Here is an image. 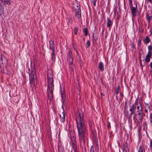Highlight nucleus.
Segmentation results:
<instances>
[{"mask_svg": "<svg viewBox=\"0 0 152 152\" xmlns=\"http://www.w3.org/2000/svg\"><path fill=\"white\" fill-rule=\"evenodd\" d=\"M98 68L101 71H102L104 70V65L102 62H99V64Z\"/></svg>", "mask_w": 152, "mask_h": 152, "instance_id": "15", "label": "nucleus"}, {"mask_svg": "<svg viewBox=\"0 0 152 152\" xmlns=\"http://www.w3.org/2000/svg\"><path fill=\"white\" fill-rule=\"evenodd\" d=\"M137 115L139 116L138 120L137 121V122L140 125V124L142 123V120L143 118V116H145V114H143L142 111L137 112Z\"/></svg>", "mask_w": 152, "mask_h": 152, "instance_id": "7", "label": "nucleus"}, {"mask_svg": "<svg viewBox=\"0 0 152 152\" xmlns=\"http://www.w3.org/2000/svg\"><path fill=\"white\" fill-rule=\"evenodd\" d=\"M58 152H61L59 149V148H58Z\"/></svg>", "mask_w": 152, "mask_h": 152, "instance_id": "53", "label": "nucleus"}, {"mask_svg": "<svg viewBox=\"0 0 152 152\" xmlns=\"http://www.w3.org/2000/svg\"><path fill=\"white\" fill-rule=\"evenodd\" d=\"M107 127L108 129L111 128L110 123L109 121H108L107 122Z\"/></svg>", "mask_w": 152, "mask_h": 152, "instance_id": "35", "label": "nucleus"}, {"mask_svg": "<svg viewBox=\"0 0 152 152\" xmlns=\"http://www.w3.org/2000/svg\"><path fill=\"white\" fill-rule=\"evenodd\" d=\"M136 103H134L132 105V106H130V108L129 110V111L130 113H129V111L127 110L126 111V113H125V115L126 118L129 121L131 118L132 115L133 114L135 113L136 109V105L137 106Z\"/></svg>", "mask_w": 152, "mask_h": 152, "instance_id": "4", "label": "nucleus"}, {"mask_svg": "<svg viewBox=\"0 0 152 152\" xmlns=\"http://www.w3.org/2000/svg\"><path fill=\"white\" fill-rule=\"evenodd\" d=\"M79 60H80V61H81V59H79Z\"/></svg>", "mask_w": 152, "mask_h": 152, "instance_id": "58", "label": "nucleus"}, {"mask_svg": "<svg viewBox=\"0 0 152 152\" xmlns=\"http://www.w3.org/2000/svg\"><path fill=\"white\" fill-rule=\"evenodd\" d=\"M150 121L152 120V114L151 113L150 114Z\"/></svg>", "mask_w": 152, "mask_h": 152, "instance_id": "42", "label": "nucleus"}, {"mask_svg": "<svg viewBox=\"0 0 152 152\" xmlns=\"http://www.w3.org/2000/svg\"><path fill=\"white\" fill-rule=\"evenodd\" d=\"M1 1L5 4L10 5L11 4L10 0H1Z\"/></svg>", "mask_w": 152, "mask_h": 152, "instance_id": "20", "label": "nucleus"}, {"mask_svg": "<svg viewBox=\"0 0 152 152\" xmlns=\"http://www.w3.org/2000/svg\"><path fill=\"white\" fill-rule=\"evenodd\" d=\"M67 61L69 64H73V58L72 57V54L71 51L69 50L67 56Z\"/></svg>", "mask_w": 152, "mask_h": 152, "instance_id": "6", "label": "nucleus"}, {"mask_svg": "<svg viewBox=\"0 0 152 152\" xmlns=\"http://www.w3.org/2000/svg\"><path fill=\"white\" fill-rule=\"evenodd\" d=\"M101 95H102V92L101 93Z\"/></svg>", "mask_w": 152, "mask_h": 152, "instance_id": "56", "label": "nucleus"}, {"mask_svg": "<svg viewBox=\"0 0 152 152\" xmlns=\"http://www.w3.org/2000/svg\"><path fill=\"white\" fill-rule=\"evenodd\" d=\"M76 121L80 144L85 145L87 138L85 121L83 113H79L76 116Z\"/></svg>", "mask_w": 152, "mask_h": 152, "instance_id": "1", "label": "nucleus"}, {"mask_svg": "<svg viewBox=\"0 0 152 152\" xmlns=\"http://www.w3.org/2000/svg\"><path fill=\"white\" fill-rule=\"evenodd\" d=\"M112 24L113 23L110 19L109 18H107V27L108 28L112 26Z\"/></svg>", "mask_w": 152, "mask_h": 152, "instance_id": "16", "label": "nucleus"}, {"mask_svg": "<svg viewBox=\"0 0 152 152\" xmlns=\"http://www.w3.org/2000/svg\"><path fill=\"white\" fill-rule=\"evenodd\" d=\"M52 69H49L48 72V99L50 101L53 99V90L54 89V85L53 82V79L52 75Z\"/></svg>", "mask_w": 152, "mask_h": 152, "instance_id": "2", "label": "nucleus"}, {"mask_svg": "<svg viewBox=\"0 0 152 152\" xmlns=\"http://www.w3.org/2000/svg\"><path fill=\"white\" fill-rule=\"evenodd\" d=\"M91 45V42L90 41L88 40L86 43V47L88 48L90 47Z\"/></svg>", "mask_w": 152, "mask_h": 152, "instance_id": "25", "label": "nucleus"}, {"mask_svg": "<svg viewBox=\"0 0 152 152\" xmlns=\"http://www.w3.org/2000/svg\"><path fill=\"white\" fill-rule=\"evenodd\" d=\"M61 97L62 98L61 102L62 103H64L65 100L66 95L64 90L61 91Z\"/></svg>", "mask_w": 152, "mask_h": 152, "instance_id": "12", "label": "nucleus"}, {"mask_svg": "<svg viewBox=\"0 0 152 152\" xmlns=\"http://www.w3.org/2000/svg\"><path fill=\"white\" fill-rule=\"evenodd\" d=\"M126 104H127V101H126L125 102V105H127Z\"/></svg>", "mask_w": 152, "mask_h": 152, "instance_id": "52", "label": "nucleus"}, {"mask_svg": "<svg viewBox=\"0 0 152 152\" xmlns=\"http://www.w3.org/2000/svg\"><path fill=\"white\" fill-rule=\"evenodd\" d=\"M128 108V107L127 105H125V106L124 107V113L125 114V113H126V111L128 110L127 108Z\"/></svg>", "mask_w": 152, "mask_h": 152, "instance_id": "30", "label": "nucleus"}, {"mask_svg": "<svg viewBox=\"0 0 152 152\" xmlns=\"http://www.w3.org/2000/svg\"><path fill=\"white\" fill-rule=\"evenodd\" d=\"M120 100L121 101L123 99L124 97V94L121 92H120Z\"/></svg>", "mask_w": 152, "mask_h": 152, "instance_id": "26", "label": "nucleus"}, {"mask_svg": "<svg viewBox=\"0 0 152 152\" xmlns=\"http://www.w3.org/2000/svg\"><path fill=\"white\" fill-rule=\"evenodd\" d=\"M49 49L52 50V51H55V46L54 41L50 39L49 41Z\"/></svg>", "mask_w": 152, "mask_h": 152, "instance_id": "9", "label": "nucleus"}, {"mask_svg": "<svg viewBox=\"0 0 152 152\" xmlns=\"http://www.w3.org/2000/svg\"><path fill=\"white\" fill-rule=\"evenodd\" d=\"M63 116L62 117L61 115H60V117L61 119V121L63 123L65 121V114L64 112H62Z\"/></svg>", "mask_w": 152, "mask_h": 152, "instance_id": "19", "label": "nucleus"}, {"mask_svg": "<svg viewBox=\"0 0 152 152\" xmlns=\"http://www.w3.org/2000/svg\"><path fill=\"white\" fill-rule=\"evenodd\" d=\"M150 2L151 4L152 3V0H148Z\"/></svg>", "mask_w": 152, "mask_h": 152, "instance_id": "51", "label": "nucleus"}, {"mask_svg": "<svg viewBox=\"0 0 152 152\" xmlns=\"http://www.w3.org/2000/svg\"><path fill=\"white\" fill-rule=\"evenodd\" d=\"M97 38H96V39L95 38H94V42H96L97 41Z\"/></svg>", "mask_w": 152, "mask_h": 152, "instance_id": "50", "label": "nucleus"}, {"mask_svg": "<svg viewBox=\"0 0 152 152\" xmlns=\"http://www.w3.org/2000/svg\"><path fill=\"white\" fill-rule=\"evenodd\" d=\"M92 42H94V34L93 33V35L92 36Z\"/></svg>", "mask_w": 152, "mask_h": 152, "instance_id": "40", "label": "nucleus"}, {"mask_svg": "<svg viewBox=\"0 0 152 152\" xmlns=\"http://www.w3.org/2000/svg\"><path fill=\"white\" fill-rule=\"evenodd\" d=\"M152 52L150 51H148L147 54L146 56L145 60H143L142 61H145V62L143 63H142V60H141L140 56V63L141 68H142L143 66H145V65L146 63H148L150 61L151 58L152 56Z\"/></svg>", "mask_w": 152, "mask_h": 152, "instance_id": "5", "label": "nucleus"}, {"mask_svg": "<svg viewBox=\"0 0 152 152\" xmlns=\"http://www.w3.org/2000/svg\"><path fill=\"white\" fill-rule=\"evenodd\" d=\"M119 91H120V86H118L115 89V93H116V99H118L117 95L118 94V93L119 92Z\"/></svg>", "mask_w": 152, "mask_h": 152, "instance_id": "21", "label": "nucleus"}, {"mask_svg": "<svg viewBox=\"0 0 152 152\" xmlns=\"http://www.w3.org/2000/svg\"><path fill=\"white\" fill-rule=\"evenodd\" d=\"M150 147L151 148V152H152V139H151L150 140Z\"/></svg>", "mask_w": 152, "mask_h": 152, "instance_id": "32", "label": "nucleus"}, {"mask_svg": "<svg viewBox=\"0 0 152 152\" xmlns=\"http://www.w3.org/2000/svg\"><path fill=\"white\" fill-rule=\"evenodd\" d=\"M146 125V122H144L143 123V126Z\"/></svg>", "mask_w": 152, "mask_h": 152, "instance_id": "48", "label": "nucleus"}, {"mask_svg": "<svg viewBox=\"0 0 152 152\" xmlns=\"http://www.w3.org/2000/svg\"><path fill=\"white\" fill-rule=\"evenodd\" d=\"M83 32L84 33L85 35L87 36L88 34V29L86 28H84L83 29Z\"/></svg>", "mask_w": 152, "mask_h": 152, "instance_id": "22", "label": "nucleus"}, {"mask_svg": "<svg viewBox=\"0 0 152 152\" xmlns=\"http://www.w3.org/2000/svg\"><path fill=\"white\" fill-rule=\"evenodd\" d=\"M131 10L132 14V16L135 17L136 15V9L134 7H131Z\"/></svg>", "mask_w": 152, "mask_h": 152, "instance_id": "14", "label": "nucleus"}, {"mask_svg": "<svg viewBox=\"0 0 152 152\" xmlns=\"http://www.w3.org/2000/svg\"><path fill=\"white\" fill-rule=\"evenodd\" d=\"M123 146V152H129V151L128 147V144L126 142H124Z\"/></svg>", "mask_w": 152, "mask_h": 152, "instance_id": "10", "label": "nucleus"}, {"mask_svg": "<svg viewBox=\"0 0 152 152\" xmlns=\"http://www.w3.org/2000/svg\"><path fill=\"white\" fill-rule=\"evenodd\" d=\"M3 61L4 64H5V63L7 64V63L8 61L6 59V58H5V57L4 56V58H3Z\"/></svg>", "mask_w": 152, "mask_h": 152, "instance_id": "36", "label": "nucleus"}, {"mask_svg": "<svg viewBox=\"0 0 152 152\" xmlns=\"http://www.w3.org/2000/svg\"><path fill=\"white\" fill-rule=\"evenodd\" d=\"M90 152H95L93 145H92L91 147Z\"/></svg>", "mask_w": 152, "mask_h": 152, "instance_id": "34", "label": "nucleus"}, {"mask_svg": "<svg viewBox=\"0 0 152 152\" xmlns=\"http://www.w3.org/2000/svg\"><path fill=\"white\" fill-rule=\"evenodd\" d=\"M28 71L30 83L31 87L35 86V82L37 80V76L34 63L31 62L30 67H28Z\"/></svg>", "mask_w": 152, "mask_h": 152, "instance_id": "3", "label": "nucleus"}, {"mask_svg": "<svg viewBox=\"0 0 152 152\" xmlns=\"http://www.w3.org/2000/svg\"><path fill=\"white\" fill-rule=\"evenodd\" d=\"M71 152H72V151H71Z\"/></svg>", "mask_w": 152, "mask_h": 152, "instance_id": "59", "label": "nucleus"}, {"mask_svg": "<svg viewBox=\"0 0 152 152\" xmlns=\"http://www.w3.org/2000/svg\"><path fill=\"white\" fill-rule=\"evenodd\" d=\"M132 48H134V45H132Z\"/></svg>", "mask_w": 152, "mask_h": 152, "instance_id": "57", "label": "nucleus"}, {"mask_svg": "<svg viewBox=\"0 0 152 152\" xmlns=\"http://www.w3.org/2000/svg\"><path fill=\"white\" fill-rule=\"evenodd\" d=\"M133 114V119H134V118H135L136 116L137 115V114H136L135 113H134V114Z\"/></svg>", "mask_w": 152, "mask_h": 152, "instance_id": "43", "label": "nucleus"}, {"mask_svg": "<svg viewBox=\"0 0 152 152\" xmlns=\"http://www.w3.org/2000/svg\"><path fill=\"white\" fill-rule=\"evenodd\" d=\"M4 10L3 7L0 3V15L3 12Z\"/></svg>", "mask_w": 152, "mask_h": 152, "instance_id": "23", "label": "nucleus"}, {"mask_svg": "<svg viewBox=\"0 0 152 152\" xmlns=\"http://www.w3.org/2000/svg\"><path fill=\"white\" fill-rule=\"evenodd\" d=\"M143 148L142 145H140L139 146V149H138V152H143Z\"/></svg>", "mask_w": 152, "mask_h": 152, "instance_id": "27", "label": "nucleus"}, {"mask_svg": "<svg viewBox=\"0 0 152 152\" xmlns=\"http://www.w3.org/2000/svg\"><path fill=\"white\" fill-rule=\"evenodd\" d=\"M144 103L145 105H147V106L146 107H148V109H149L150 111L151 110L150 107V106L149 105V104H148L146 103L145 102H144Z\"/></svg>", "mask_w": 152, "mask_h": 152, "instance_id": "38", "label": "nucleus"}, {"mask_svg": "<svg viewBox=\"0 0 152 152\" xmlns=\"http://www.w3.org/2000/svg\"><path fill=\"white\" fill-rule=\"evenodd\" d=\"M145 113H147L148 112V110L147 109H145Z\"/></svg>", "mask_w": 152, "mask_h": 152, "instance_id": "49", "label": "nucleus"}, {"mask_svg": "<svg viewBox=\"0 0 152 152\" xmlns=\"http://www.w3.org/2000/svg\"><path fill=\"white\" fill-rule=\"evenodd\" d=\"M4 56L2 55H1L0 62L2 64H4L3 60V58H4Z\"/></svg>", "mask_w": 152, "mask_h": 152, "instance_id": "24", "label": "nucleus"}, {"mask_svg": "<svg viewBox=\"0 0 152 152\" xmlns=\"http://www.w3.org/2000/svg\"><path fill=\"white\" fill-rule=\"evenodd\" d=\"M85 38H83V41H85Z\"/></svg>", "mask_w": 152, "mask_h": 152, "instance_id": "54", "label": "nucleus"}, {"mask_svg": "<svg viewBox=\"0 0 152 152\" xmlns=\"http://www.w3.org/2000/svg\"><path fill=\"white\" fill-rule=\"evenodd\" d=\"M142 40V39L141 37H140L138 40L137 45L138 46H140L141 44V42Z\"/></svg>", "mask_w": 152, "mask_h": 152, "instance_id": "28", "label": "nucleus"}, {"mask_svg": "<svg viewBox=\"0 0 152 152\" xmlns=\"http://www.w3.org/2000/svg\"><path fill=\"white\" fill-rule=\"evenodd\" d=\"M73 48H74V50L76 51L77 53V51L76 50V49L75 48V46H74Z\"/></svg>", "mask_w": 152, "mask_h": 152, "instance_id": "47", "label": "nucleus"}, {"mask_svg": "<svg viewBox=\"0 0 152 152\" xmlns=\"http://www.w3.org/2000/svg\"><path fill=\"white\" fill-rule=\"evenodd\" d=\"M134 103H136L137 104V106L136 105V108H137V111H142V107L140 103L139 104H138V102L137 101H136Z\"/></svg>", "mask_w": 152, "mask_h": 152, "instance_id": "11", "label": "nucleus"}, {"mask_svg": "<svg viewBox=\"0 0 152 152\" xmlns=\"http://www.w3.org/2000/svg\"><path fill=\"white\" fill-rule=\"evenodd\" d=\"M146 18L148 23H150V21L152 20V16H149L148 13H147L146 15Z\"/></svg>", "mask_w": 152, "mask_h": 152, "instance_id": "17", "label": "nucleus"}, {"mask_svg": "<svg viewBox=\"0 0 152 152\" xmlns=\"http://www.w3.org/2000/svg\"><path fill=\"white\" fill-rule=\"evenodd\" d=\"M150 67L152 69V61L150 63ZM150 71H152V69Z\"/></svg>", "mask_w": 152, "mask_h": 152, "instance_id": "44", "label": "nucleus"}, {"mask_svg": "<svg viewBox=\"0 0 152 152\" xmlns=\"http://www.w3.org/2000/svg\"><path fill=\"white\" fill-rule=\"evenodd\" d=\"M148 48L149 50L148 51L151 52V51H152V46H151V45L149 46H148Z\"/></svg>", "mask_w": 152, "mask_h": 152, "instance_id": "33", "label": "nucleus"}, {"mask_svg": "<svg viewBox=\"0 0 152 152\" xmlns=\"http://www.w3.org/2000/svg\"><path fill=\"white\" fill-rule=\"evenodd\" d=\"M143 41L144 43L146 44H147L149 43L150 42L151 39L148 36H146L145 37V38L143 39Z\"/></svg>", "mask_w": 152, "mask_h": 152, "instance_id": "18", "label": "nucleus"}, {"mask_svg": "<svg viewBox=\"0 0 152 152\" xmlns=\"http://www.w3.org/2000/svg\"><path fill=\"white\" fill-rule=\"evenodd\" d=\"M72 146H75V147H76L77 146V145H76V143L75 141H74L73 142H72Z\"/></svg>", "mask_w": 152, "mask_h": 152, "instance_id": "37", "label": "nucleus"}, {"mask_svg": "<svg viewBox=\"0 0 152 152\" xmlns=\"http://www.w3.org/2000/svg\"><path fill=\"white\" fill-rule=\"evenodd\" d=\"M151 32V33L152 32V30L151 31L150 30Z\"/></svg>", "mask_w": 152, "mask_h": 152, "instance_id": "55", "label": "nucleus"}, {"mask_svg": "<svg viewBox=\"0 0 152 152\" xmlns=\"http://www.w3.org/2000/svg\"><path fill=\"white\" fill-rule=\"evenodd\" d=\"M96 0H92V3L93 4V5H94V6H96Z\"/></svg>", "mask_w": 152, "mask_h": 152, "instance_id": "39", "label": "nucleus"}, {"mask_svg": "<svg viewBox=\"0 0 152 152\" xmlns=\"http://www.w3.org/2000/svg\"><path fill=\"white\" fill-rule=\"evenodd\" d=\"M72 148L74 151V152H77V146H76V147L72 146Z\"/></svg>", "mask_w": 152, "mask_h": 152, "instance_id": "31", "label": "nucleus"}, {"mask_svg": "<svg viewBox=\"0 0 152 152\" xmlns=\"http://www.w3.org/2000/svg\"><path fill=\"white\" fill-rule=\"evenodd\" d=\"M55 51H52L51 53V59L53 62H55L56 61V57L55 53Z\"/></svg>", "mask_w": 152, "mask_h": 152, "instance_id": "13", "label": "nucleus"}, {"mask_svg": "<svg viewBox=\"0 0 152 152\" xmlns=\"http://www.w3.org/2000/svg\"><path fill=\"white\" fill-rule=\"evenodd\" d=\"M150 74L151 75V77L152 79V71H150Z\"/></svg>", "mask_w": 152, "mask_h": 152, "instance_id": "46", "label": "nucleus"}, {"mask_svg": "<svg viewBox=\"0 0 152 152\" xmlns=\"http://www.w3.org/2000/svg\"><path fill=\"white\" fill-rule=\"evenodd\" d=\"M64 104V103H63L62 104V109H63V112H64V107H63V104Z\"/></svg>", "mask_w": 152, "mask_h": 152, "instance_id": "45", "label": "nucleus"}, {"mask_svg": "<svg viewBox=\"0 0 152 152\" xmlns=\"http://www.w3.org/2000/svg\"><path fill=\"white\" fill-rule=\"evenodd\" d=\"M75 34V35H77L78 32V29L76 27H75L74 28Z\"/></svg>", "mask_w": 152, "mask_h": 152, "instance_id": "29", "label": "nucleus"}, {"mask_svg": "<svg viewBox=\"0 0 152 152\" xmlns=\"http://www.w3.org/2000/svg\"><path fill=\"white\" fill-rule=\"evenodd\" d=\"M75 15L78 19H79L81 17V11L80 7L75 11Z\"/></svg>", "mask_w": 152, "mask_h": 152, "instance_id": "8", "label": "nucleus"}, {"mask_svg": "<svg viewBox=\"0 0 152 152\" xmlns=\"http://www.w3.org/2000/svg\"><path fill=\"white\" fill-rule=\"evenodd\" d=\"M129 3L130 6L132 7V0H129Z\"/></svg>", "mask_w": 152, "mask_h": 152, "instance_id": "41", "label": "nucleus"}]
</instances>
